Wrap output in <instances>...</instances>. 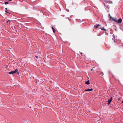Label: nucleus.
I'll return each instance as SVG.
<instances>
[{"label": "nucleus", "instance_id": "10", "mask_svg": "<svg viewBox=\"0 0 123 123\" xmlns=\"http://www.w3.org/2000/svg\"><path fill=\"white\" fill-rule=\"evenodd\" d=\"M5 3L6 5V4H8V3L7 2H5Z\"/></svg>", "mask_w": 123, "mask_h": 123}, {"label": "nucleus", "instance_id": "19", "mask_svg": "<svg viewBox=\"0 0 123 123\" xmlns=\"http://www.w3.org/2000/svg\"><path fill=\"white\" fill-rule=\"evenodd\" d=\"M19 0L20 1H22V2L24 1H23V0L20 1V0Z\"/></svg>", "mask_w": 123, "mask_h": 123}, {"label": "nucleus", "instance_id": "7", "mask_svg": "<svg viewBox=\"0 0 123 123\" xmlns=\"http://www.w3.org/2000/svg\"><path fill=\"white\" fill-rule=\"evenodd\" d=\"M85 84H86L88 85L89 84H90V83L89 82V81H88L87 82H85Z\"/></svg>", "mask_w": 123, "mask_h": 123}, {"label": "nucleus", "instance_id": "16", "mask_svg": "<svg viewBox=\"0 0 123 123\" xmlns=\"http://www.w3.org/2000/svg\"><path fill=\"white\" fill-rule=\"evenodd\" d=\"M35 56L37 58H38V56Z\"/></svg>", "mask_w": 123, "mask_h": 123}, {"label": "nucleus", "instance_id": "11", "mask_svg": "<svg viewBox=\"0 0 123 123\" xmlns=\"http://www.w3.org/2000/svg\"><path fill=\"white\" fill-rule=\"evenodd\" d=\"M10 20H8V21H7V23H8L9 22V23H10Z\"/></svg>", "mask_w": 123, "mask_h": 123}, {"label": "nucleus", "instance_id": "27", "mask_svg": "<svg viewBox=\"0 0 123 123\" xmlns=\"http://www.w3.org/2000/svg\"><path fill=\"white\" fill-rule=\"evenodd\" d=\"M6 10L7 9V8H6Z\"/></svg>", "mask_w": 123, "mask_h": 123}, {"label": "nucleus", "instance_id": "2", "mask_svg": "<svg viewBox=\"0 0 123 123\" xmlns=\"http://www.w3.org/2000/svg\"><path fill=\"white\" fill-rule=\"evenodd\" d=\"M122 21V19L121 18H120L118 20H117L116 22L118 23H121Z\"/></svg>", "mask_w": 123, "mask_h": 123}, {"label": "nucleus", "instance_id": "18", "mask_svg": "<svg viewBox=\"0 0 123 123\" xmlns=\"http://www.w3.org/2000/svg\"><path fill=\"white\" fill-rule=\"evenodd\" d=\"M25 1H26V2H27V3H29H29L27 1V0H25Z\"/></svg>", "mask_w": 123, "mask_h": 123}, {"label": "nucleus", "instance_id": "22", "mask_svg": "<svg viewBox=\"0 0 123 123\" xmlns=\"http://www.w3.org/2000/svg\"><path fill=\"white\" fill-rule=\"evenodd\" d=\"M6 12L7 13H8V12H7V11H6Z\"/></svg>", "mask_w": 123, "mask_h": 123}, {"label": "nucleus", "instance_id": "9", "mask_svg": "<svg viewBox=\"0 0 123 123\" xmlns=\"http://www.w3.org/2000/svg\"><path fill=\"white\" fill-rule=\"evenodd\" d=\"M100 25H99V24L97 25L96 26V28L97 29V28L98 27V26H100Z\"/></svg>", "mask_w": 123, "mask_h": 123}, {"label": "nucleus", "instance_id": "14", "mask_svg": "<svg viewBox=\"0 0 123 123\" xmlns=\"http://www.w3.org/2000/svg\"><path fill=\"white\" fill-rule=\"evenodd\" d=\"M121 98H119L118 99V101L121 100Z\"/></svg>", "mask_w": 123, "mask_h": 123}, {"label": "nucleus", "instance_id": "12", "mask_svg": "<svg viewBox=\"0 0 123 123\" xmlns=\"http://www.w3.org/2000/svg\"><path fill=\"white\" fill-rule=\"evenodd\" d=\"M104 74V73L103 72H101L100 73V74H102L103 75Z\"/></svg>", "mask_w": 123, "mask_h": 123}, {"label": "nucleus", "instance_id": "20", "mask_svg": "<svg viewBox=\"0 0 123 123\" xmlns=\"http://www.w3.org/2000/svg\"><path fill=\"white\" fill-rule=\"evenodd\" d=\"M93 70V69L92 68V69H91V71H92Z\"/></svg>", "mask_w": 123, "mask_h": 123}, {"label": "nucleus", "instance_id": "17", "mask_svg": "<svg viewBox=\"0 0 123 123\" xmlns=\"http://www.w3.org/2000/svg\"><path fill=\"white\" fill-rule=\"evenodd\" d=\"M112 18L111 16L110 18V19H111V18L112 19Z\"/></svg>", "mask_w": 123, "mask_h": 123}, {"label": "nucleus", "instance_id": "24", "mask_svg": "<svg viewBox=\"0 0 123 123\" xmlns=\"http://www.w3.org/2000/svg\"><path fill=\"white\" fill-rule=\"evenodd\" d=\"M96 25H94V27H96Z\"/></svg>", "mask_w": 123, "mask_h": 123}, {"label": "nucleus", "instance_id": "6", "mask_svg": "<svg viewBox=\"0 0 123 123\" xmlns=\"http://www.w3.org/2000/svg\"><path fill=\"white\" fill-rule=\"evenodd\" d=\"M52 29L53 32H54V33H55V30L54 29V28L53 27H52Z\"/></svg>", "mask_w": 123, "mask_h": 123}, {"label": "nucleus", "instance_id": "28", "mask_svg": "<svg viewBox=\"0 0 123 123\" xmlns=\"http://www.w3.org/2000/svg\"><path fill=\"white\" fill-rule=\"evenodd\" d=\"M0 123H1L0 122Z\"/></svg>", "mask_w": 123, "mask_h": 123}, {"label": "nucleus", "instance_id": "25", "mask_svg": "<svg viewBox=\"0 0 123 123\" xmlns=\"http://www.w3.org/2000/svg\"><path fill=\"white\" fill-rule=\"evenodd\" d=\"M9 0L10 1H12V0Z\"/></svg>", "mask_w": 123, "mask_h": 123}, {"label": "nucleus", "instance_id": "13", "mask_svg": "<svg viewBox=\"0 0 123 123\" xmlns=\"http://www.w3.org/2000/svg\"><path fill=\"white\" fill-rule=\"evenodd\" d=\"M106 7L108 9H109V6H106Z\"/></svg>", "mask_w": 123, "mask_h": 123}, {"label": "nucleus", "instance_id": "4", "mask_svg": "<svg viewBox=\"0 0 123 123\" xmlns=\"http://www.w3.org/2000/svg\"><path fill=\"white\" fill-rule=\"evenodd\" d=\"M112 97H111V98L108 100V104H110V103L111 102L112 100Z\"/></svg>", "mask_w": 123, "mask_h": 123}, {"label": "nucleus", "instance_id": "1", "mask_svg": "<svg viewBox=\"0 0 123 123\" xmlns=\"http://www.w3.org/2000/svg\"><path fill=\"white\" fill-rule=\"evenodd\" d=\"M18 71V70L17 69H16L15 70V71H12L8 73L10 74H15Z\"/></svg>", "mask_w": 123, "mask_h": 123}, {"label": "nucleus", "instance_id": "26", "mask_svg": "<svg viewBox=\"0 0 123 123\" xmlns=\"http://www.w3.org/2000/svg\"><path fill=\"white\" fill-rule=\"evenodd\" d=\"M80 54H82V53H80Z\"/></svg>", "mask_w": 123, "mask_h": 123}, {"label": "nucleus", "instance_id": "21", "mask_svg": "<svg viewBox=\"0 0 123 123\" xmlns=\"http://www.w3.org/2000/svg\"><path fill=\"white\" fill-rule=\"evenodd\" d=\"M114 42H116V40L115 39H114Z\"/></svg>", "mask_w": 123, "mask_h": 123}, {"label": "nucleus", "instance_id": "8", "mask_svg": "<svg viewBox=\"0 0 123 123\" xmlns=\"http://www.w3.org/2000/svg\"><path fill=\"white\" fill-rule=\"evenodd\" d=\"M101 29L102 30H103L105 31H106V29H104V27H103L101 28L100 29Z\"/></svg>", "mask_w": 123, "mask_h": 123}, {"label": "nucleus", "instance_id": "15", "mask_svg": "<svg viewBox=\"0 0 123 123\" xmlns=\"http://www.w3.org/2000/svg\"><path fill=\"white\" fill-rule=\"evenodd\" d=\"M109 3H111V4H112V1H110V2H109Z\"/></svg>", "mask_w": 123, "mask_h": 123}, {"label": "nucleus", "instance_id": "5", "mask_svg": "<svg viewBox=\"0 0 123 123\" xmlns=\"http://www.w3.org/2000/svg\"><path fill=\"white\" fill-rule=\"evenodd\" d=\"M112 19L114 21L116 22L117 21V19L116 18H112Z\"/></svg>", "mask_w": 123, "mask_h": 123}, {"label": "nucleus", "instance_id": "3", "mask_svg": "<svg viewBox=\"0 0 123 123\" xmlns=\"http://www.w3.org/2000/svg\"><path fill=\"white\" fill-rule=\"evenodd\" d=\"M93 90V89L91 88L90 89H87L85 90V91L90 92L92 91Z\"/></svg>", "mask_w": 123, "mask_h": 123}, {"label": "nucleus", "instance_id": "23", "mask_svg": "<svg viewBox=\"0 0 123 123\" xmlns=\"http://www.w3.org/2000/svg\"><path fill=\"white\" fill-rule=\"evenodd\" d=\"M122 102L123 103V101Z\"/></svg>", "mask_w": 123, "mask_h": 123}]
</instances>
